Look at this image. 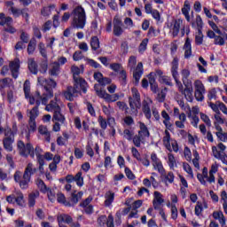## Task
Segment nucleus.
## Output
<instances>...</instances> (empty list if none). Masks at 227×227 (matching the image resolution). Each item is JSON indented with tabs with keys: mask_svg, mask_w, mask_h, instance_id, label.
<instances>
[{
	"mask_svg": "<svg viewBox=\"0 0 227 227\" xmlns=\"http://www.w3.org/2000/svg\"><path fill=\"white\" fill-rule=\"evenodd\" d=\"M37 82L40 86H43L44 89V92L43 96L40 95V92H36L35 95H31V83L29 81H26L23 85V90L25 93V98L28 100L29 104L33 106L36 104V106H40L41 104H47L48 100H51L52 97H54V92L52 91V88L57 86L56 82L52 79H45L43 77H38Z\"/></svg>",
	"mask_w": 227,
	"mask_h": 227,
	"instance_id": "1",
	"label": "nucleus"
},
{
	"mask_svg": "<svg viewBox=\"0 0 227 227\" xmlns=\"http://www.w3.org/2000/svg\"><path fill=\"white\" fill-rule=\"evenodd\" d=\"M71 71L74 75V87H69L67 88V90L64 92L65 98L70 101L74 100L81 91L86 93L88 89V82H86V80L79 77V74H82V69L79 68L77 66H72Z\"/></svg>",
	"mask_w": 227,
	"mask_h": 227,
	"instance_id": "2",
	"label": "nucleus"
},
{
	"mask_svg": "<svg viewBox=\"0 0 227 227\" xmlns=\"http://www.w3.org/2000/svg\"><path fill=\"white\" fill-rule=\"evenodd\" d=\"M18 148L20 150V155L23 157H27V155H30V157L35 158V153L37 157V161L39 163V166H45V156L42 155V148L35 147V151L33 148V145L31 144L24 145V142L19 141L18 142Z\"/></svg>",
	"mask_w": 227,
	"mask_h": 227,
	"instance_id": "3",
	"label": "nucleus"
},
{
	"mask_svg": "<svg viewBox=\"0 0 227 227\" xmlns=\"http://www.w3.org/2000/svg\"><path fill=\"white\" fill-rule=\"evenodd\" d=\"M36 168L33 166V163H28L22 176V172L16 171L14 174L15 182L20 183V189H27L29 187V182H31V176L35 175Z\"/></svg>",
	"mask_w": 227,
	"mask_h": 227,
	"instance_id": "4",
	"label": "nucleus"
},
{
	"mask_svg": "<svg viewBox=\"0 0 227 227\" xmlns=\"http://www.w3.org/2000/svg\"><path fill=\"white\" fill-rule=\"evenodd\" d=\"M39 106H40L36 105L35 107L27 111V116L29 118V121H28L29 128L27 126H24L21 131V136L23 137H26L27 141H29L31 132H35V130H36L35 120L36 118H38V114H40V112L38 111Z\"/></svg>",
	"mask_w": 227,
	"mask_h": 227,
	"instance_id": "5",
	"label": "nucleus"
},
{
	"mask_svg": "<svg viewBox=\"0 0 227 227\" xmlns=\"http://www.w3.org/2000/svg\"><path fill=\"white\" fill-rule=\"evenodd\" d=\"M71 24L76 29H84L86 26V11L82 6L75 7L71 12Z\"/></svg>",
	"mask_w": 227,
	"mask_h": 227,
	"instance_id": "6",
	"label": "nucleus"
},
{
	"mask_svg": "<svg viewBox=\"0 0 227 227\" xmlns=\"http://www.w3.org/2000/svg\"><path fill=\"white\" fill-rule=\"evenodd\" d=\"M12 130L10 128H7L4 131L5 138L4 139V148L7 152H12L13 150V141H14V136L17 134V125L12 126Z\"/></svg>",
	"mask_w": 227,
	"mask_h": 227,
	"instance_id": "7",
	"label": "nucleus"
},
{
	"mask_svg": "<svg viewBox=\"0 0 227 227\" xmlns=\"http://www.w3.org/2000/svg\"><path fill=\"white\" fill-rule=\"evenodd\" d=\"M163 145L165 148L168 150V152L178 153V142L176 140L171 138V134L168 129L165 130L163 136Z\"/></svg>",
	"mask_w": 227,
	"mask_h": 227,
	"instance_id": "8",
	"label": "nucleus"
},
{
	"mask_svg": "<svg viewBox=\"0 0 227 227\" xmlns=\"http://www.w3.org/2000/svg\"><path fill=\"white\" fill-rule=\"evenodd\" d=\"M95 91L98 95V97H99L100 98H104V100H106V102H116L118 100H120V98H121V97H123L122 93H115V94H108L107 92H106V90H98V88L97 87V85H95Z\"/></svg>",
	"mask_w": 227,
	"mask_h": 227,
	"instance_id": "9",
	"label": "nucleus"
},
{
	"mask_svg": "<svg viewBox=\"0 0 227 227\" xmlns=\"http://www.w3.org/2000/svg\"><path fill=\"white\" fill-rule=\"evenodd\" d=\"M193 86L195 88L194 96L196 100L198 102H203L205 100V93H207L203 82L201 80H196Z\"/></svg>",
	"mask_w": 227,
	"mask_h": 227,
	"instance_id": "10",
	"label": "nucleus"
},
{
	"mask_svg": "<svg viewBox=\"0 0 227 227\" xmlns=\"http://www.w3.org/2000/svg\"><path fill=\"white\" fill-rule=\"evenodd\" d=\"M171 74H172V77H173L174 81H176V84L179 91H181V93H184V85L182 84V82H180V80L178 79L179 74H178V59L177 58H174V59L172 61Z\"/></svg>",
	"mask_w": 227,
	"mask_h": 227,
	"instance_id": "11",
	"label": "nucleus"
},
{
	"mask_svg": "<svg viewBox=\"0 0 227 227\" xmlns=\"http://www.w3.org/2000/svg\"><path fill=\"white\" fill-rule=\"evenodd\" d=\"M131 93L132 97L129 98V106L133 109L134 113H137V110L141 107V96L136 88L131 89Z\"/></svg>",
	"mask_w": 227,
	"mask_h": 227,
	"instance_id": "12",
	"label": "nucleus"
},
{
	"mask_svg": "<svg viewBox=\"0 0 227 227\" xmlns=\"http://www.w3.org/2000/svg\"><path fill=\"white\" fill-rule=\"evenodd\" d=\"M13 24V19L10 16H6L4 13H0V26H4V31L13 35L17 30L12 26Z\"/></svg>",
	"mask_w": 227,
	"mask_h": 227,
	"instance_id": "13",
	"label": "nucleus"
},
{
	"mask_svg": "<svg viewBox=\"0 0 227 227\" xmlns=\"http://www.w3.org/2000/svg\"><path fill=\"white\" fill-rule=\"evenodd\" d=\"M66 182H67V184H72V182H75L78 187H82V185H84V177L82 176V172L80 171L76 173L75 176L67 175L66 176Z\"/></svg>",
	"mask_w": 227,
	"mask_h": 227,
	"instance_id": "14",
	"label": "nucleus"
},
{
	"mask_svg": "<svg viewBox=\"0 0 227 227\" xmlns=\"http://www.w3.org/2000/svg\"><path fill=\"white\" fill-rule=\"evenodd\" d=\"M152 104H153V101L150 98H145L143 102L142 111L147 120L152 119Z\"/></svg>",
	"mask_w": 227,
	"mask_h": 227,
	"instance_id": "15",
	"label": "nucleus"
},
{
	"mask_svg": "<svg viewBox=\"0 0 227 227\" xmlns=\"http://www.w3.org/2000/svg\"><path fill=\"white\" fill-rule=\"evenodd\" d=\"M151 160L154 169L160 173V175L164 174V166H162V161L160 159L157 157L156 153L151 154Z\"/></svg>",
	"mask_w": 227,
	"mask_h": 227,
	"instance_id": "16",
	"label": "nucleus"
},
{
	"mask_svg": "<svg viewBox=\"0 0 227 227\" xmlns=\"http://www.w3.org/2000/svg\"><path fill=\"white\" fill-rule=\"evenodd\" d=\"M114 35L115 36H121V35H123V27H121V26H123V23L121 22V19H120L119 17H114Z\"/></svg>",
	"mask_w": 227,
	"mask_h": 227,
	"instance_id": "17",
	"label": "nucleus"
},
{
	"mask_svg": "<svg viewBox=\"0 0 227 227\" xmlns=\"http://www.w3.org/2000/svg\"><path fill=\"white\" fill-rule=\"evenodd\" d=\"M4 90H13V80L11 78H4L0 80V91L4 95L6 93Z\"/></svg>",
	"mask_w": 227,
	"mask_h": 227,
	"instance_id": "18",
	"label": "nucleus"
},
{
	"mask_svg": "<svg viewBox=\"0 0 227 227\" xmlns=\"http://www.w3.org/2000/svg\"><path fill=\"white\" fill-rule=\"evenodd\" d=\"M44 106H46L44 109L48 113H56L57 111H59V109H61L59 104H58V96H55V100H51L50 103L49 101H47Z\"/></svg>",
	"mask_w": 227,
	"mask_h": 227,
	"instance_id": "19",
	"label": "nucleus"
},
{
	"mask_svg": "<svg viewBox=\"0 0 227 227\" xmlns=\"http://www.w3.org/2000/svg\"><path fill=\"white\" fill-rule=\"evenodd\" d=\"M162 203H164V197L162 196V193H160V192H154L153 200V207L154 210H159Z\"/></svg>",
	"mask_w": 227,
	"mask_h": 227,
	"instance_id": "20",
	"label": "nucleus"
},
{
	"mask_svg": "<svg viewBox=\"0 0 227 227\" xmlns=\"http://www.w3.org/2000/svg\"><path fill=\"white\" fill-rule=\"evenodd\" d=\"M184 23V20L181 19L175 20L171 25H170V33L172 34V36H178V34L180 33V26Z\"/></svg>",
	"mask_w": 227,
	"mask_h": 227,
	"instance_id": "21",
	"label": "nucleus"
},
{
	"mask_svg": "<svg viewBox=\"0 0 227 227\" xmlns=\"http://www.w3.org/2000/svg\"><path fill=\"white\" fill-rule=\"evenodd\" d=\"M19 68H20V59H15L10 63L11 74L14 79L19 77Z\"/></svg>",
	"mask_w": 227,
	"mask_h": 227,
	"instance_id": "22",
	"label": "nucleus"
},
{
	"mask_svg": "<svg viewBox=\"0 0 227 227\" xmlns=\"http://www.w3.org/2000/svg\"><path fill=\"white\" fill-rule=\"evenodd\" d=\"M99 226H104L106 223L107 227H114V218L110 215L107 218L106 215H101L98 219Z\"/></svg>",
	"mask_w": 227,
	"mask_h": 227,
	"instance_id": "23",
	"label": "nucleus"
},
{
	"mask_svg": "<svg viewBox=\"0 0 227 227\" xmlns=\"http://www.w3.org/2000/svg\"><path fill=\"white\" fill-rule=\"evenodd\" d=\"M227 42V33L221 32V34H216V36L214 39V44L218 45L219 47H223L226 45Z\"/></svg>",
	"mask_w": 227,
	"mask_h": 227,
	"instance_id": "24",
	"label": "nucleus"
},
{
	"mask_svg": "<svg viewBox=\"0 0 227 227\" xmlns=\"http://www.w3.org/2000/svg\"><path fill=\"white\" fill-rule=\"evenodd\" d=\"M219 171V165L217 162H215L211 165V168L209 170V177L207 178L208 184H215V173Z\"/></svg>",
	"mask_w": 227,
	"mask_h": 227,
	"instance_id": "25",
	"label": "nucleus"
},
{
	"mask_svg": "<svg viewBox=\"0 0 227 227\" xmlns=\"http://www.w3.org/2000/svg\"><path fill=\"white\" fill-rule=\"evenodd\" d=\"M141 75H143V63L139 62L133 71V77L136 84H139Z\"/></svg>",
	"mask_w": 227,
	"mask_h": 227,
	"instance_id": "26",
	"label": "nucleus"
},
{
	"mask_svg": "<svg viewBox=\"0 0 227 227\" xmlns=\"http://www.w3.org/2000/svg\"><path fill=\"white\" fill-rule=\"evenodd\" d=\"M138 136H140L141 139H146V137H150V131L148 130V127L145 124V122H138Z\"/></svg>",
	"mask_w": 227,
	"mask_h": 227,
	"instance_id": "27",
	"label": "nucleus"
},
{
	"mask_svg": "<svg viewBox=\"0 0 227 227\" xmlns=\"http://www.w3.org/2000/svg\"><path fill=\"white\" fill-rule=\"evenodd\" d=\"M58 223H59V226H65V224H71L73 219L72 216L68 215H59L57 217Z\"/></svg>",
	"mask_w": 227,
	"mask_h": 227,
	"instance_id": "28",
	"label": "nucleus"
},
{
	"mask_svg": "<svg viewBox=\"0 0 227 227\" xmlns=\"http://www.w3.org/2000/svg\"><path fill=\"white\" fill-rule=\"evenodd\" d=\"M184 91H183V95H184V98H186L187 102H192L193 97H192V85L191 83H186Z\"/></svg>",
	"mask_w": 227,
	"mask_h": 227,
	"instance_id": "29",
	"label": "nucleus"
},
{
	"mask_svg": "<svg viewBox=\"0 0 227 227\" xmlns=\"http://www.w3.org/2000/svg\"><path fill=\"white\" fill-rule=\"evenodd\" d=\"M184 58L187 59L192 56V46L191 44V39L189 37L186 38L184 45Z\"/></svg>",
	"mask_w": 227,
	"mask_h": 227,
	"instance_id": "30",
	"label": "nucleus"
},
{
	"mask_svg": "<svg viewBox=\"0 0 227 227\" xmlns=\"http://www.w3.org/2000/svg\"><path fill=\"white\" fill-rule=\"evenodd\" d=\"M181 12L187 22H191V15L189 14L191 12V4L189 1H184V7L181 9Z\"/></svg>",
	"mask_w": 227,
	"mask_h": 227,
	"instance_id": "31",
	"label": "nucleus"
},
{
	"mask_svg": "<svg viewBox=\"0 0 227 227\" xmlns=\"http://www.w3.org/2000/svg\"><path fill=\"white\" fill-rule=\"evenodd\" d=\"M213 217L216 221H219L221 226H226V218L224 217L223 211H215L213 213Z\"/></svg>",
	"mask_w": 227,
	"mask_h": 227,
	"instance_id": "32",
	"label": "nucleus"
},
{
	"mask_svg": "<svg viewBox=\"0 0 227 227\" xmlns=\"http://www.w3.org/2000/svg\"><path fill=\"white\" fill-rule=\"evenodd\" d=\"M161 118L164 119L163 125H165L166 129L171 130V127L173 126L171 124V117H169V114H168V112H166V110H163L161 112Z\"/></svg>",
	"mask_w": 227,
	"mask_h": 227,
	"instance_id": "33",
	"label": "nucleus"
},
{
	"mask_svg": "<svg viewBox=\"0 0 227 227\" xmlns=\"http://www.w3.org/2000/svg\"><path fill=\"white\" fill-rule=\"evenodd\" d=\"M105 206L111 207L114 201V192L108 191L105 194Z\"/></svg>",
	"mask_w": 227,
	"mask_h": 227,
	"instance_id": "34",
	"label": "nucleus"
},
{
	"mask_svg": "<svg viewBox=\"0 0 227 227\" xmlns=\"http://www.w3.org/2000/svg\"><path fill=\"white\" fill-rule=\"evenodd\" d=\"M56 10V5L52 4V5H49L46 7H43L41 10V14L43 15V17H50V15L52 14V12H54Z\"/></svg>",
	"mask_w": 227,
	"mask_h": 227,
	"instance_id": "35",
	"label": "nucleus"
},
{
	"mask_svg": "<svg viewBox=\"0 0 227 227\" xmlns=\"http://www.w3.org/2000/svg\"><path fill=\"white\" fill-rule=\"evenodd\" d=\"M39 196H40V192L38 191L33 192L28 195L29 207H33L34 205L36 204V199L39 198Z\"/></svg>",
	"mask_w": 227,
	"mask_h": 227,
	"instance_id": "36",
	"label": "nucleus"
},
{
	"mask_svg": "<svg viewBox=\"0 0 227 227\" xmlns=\"http://www.w3.org/2000/svg\"><path fill=\"white\" fill-rule=\"evenodd\" d=\"M83 194L84 193L82 192H79L77 193L73 192L71 194V200H70L71 207L74 205H77V203H79V200H81V198H82Z\"/></svg>",
	"mask_w": 227,
	"mask_h": 227,
	"instance_id": "37",
	"label": "nucleus"
},
{
	"mask_svg": "<svg viewBox=\"0 0 227 227\" xmlns=\"http://www.w3.org/2000/svg\"><path fill=\"white\" fill-rule=\"evenodd\" d=\"M61 162V156L59 154H56L53 158L52 162L49 165L50 170L56 171L58 169V164Z\"/></svg>",
	"mask_w": 227,
	"mask_h": 227,
	"instance_id": "38",
	"label": "nucleus"
},
{
	"mask_svg": "<svg viewBox=\"0 0 227 227\" xmlns=\"http://www.w3.org/2000/svg\"><path fill=\"white\" fill-rule=\"evenodd\" d=\"M167 164L170 168V169H175L176 168V160L175 159V155L169 153L167 156Z\"/></svg>",
	"mask_w": 227,
	"mask_h": 227,
	"instance_id": "39",
	"label": "nucleus"
},
{
	"mask_svg": "<svg viewBox=\"0 0 227 227\" xmlns=\"http://www.w3.org/2000/svg\"><path fill=\"white\" fill-rule=\"evenodd\" d=\"M163 182L166 185H169V184H173L175 182V174L173 172H168L163 175Z\"/></svg>",
	"mask_w": 227,
	"mask_h": 227,
	"instance_id": "40",
	"label": "nucleus"
},
{
	"mask_svg": "<svg viewBox=\"0 0 227 227\" xmlns=\"http://www.w3.org/2000/svg\"><path fill=\"white\" fill-rule=\"evenodd\" d=\"M14 200L20 207H24V194L18 191L14 193Z\"/></svg>",
	"mask_w": 227,
	"mask_h": 227,
	"instance_id": "41",
	"label": "nucleus"
},
{
	"mask_svg": "<svg viewBox=\"0 0 227 227\" xmlns=\"http://www.w3.org/2000/svg\"><path fill=\"white\" fill-rule=\"evenodd\" d=\"M53 121H59L60 123L65 122V115L61 113V108L53 112Z\"/></svg>",
	"mask_w": 227,
	"mask_h": 227,
	"instance_id": "42",
	"label": "nucleus"
},
{
	"mask_svg": "<svg viewBox=\"0 0 227 227\" xmlns=\"http://www.w3.org/2000/svg\"><path fill=\"white\" fill-rule=\"evenodd\" d=\"M28 70H30L31 74H34L35 75L38 74V67L33 59H28Z\"/></svg>",
	"mask_w": 227,
	"mask_h": 227,
	"instance_id": "43",
	"label": "nucleus"
},
{
	"mask_svg": "<svg viewBox=\"0 0 227 227\" xmlns=\"http://www.w3.org/2000/svg\"><path fill=\"white\" fill-rule=\"evenodd\" d=\"M195 43L196 45L203 44V32L200 28H197V32L195 33Z\"/></svg>",
	"mask_w": 227,
	"mask_h": 227,
	"instance_id": "44",
	"label": "nucleus"
},
{
	"mask_svg": "<svg viewBox=\"0 0 227 227\" xmlns=\"http://www.w3.org/2000/svg\"><path fill=\"white\" fill-rule=\"evenodd\" d=\"M181 75L183 77V82L184 86H187V84H191V82H189V75H191V71L188 69H183L181 72Z\"/></svg>",
	"mask_w": 227,
	"mask_h": 227,
	"instance_id": "45",
	"label": "nucleus"
},
{
	"mask_svg": "<svg viewBox=\"0 0 227 227\" xmlns=\"http://www.w3.org/2000/svg\"><path fill=\"white\" fill-rule=\"evenodd\" d=\"M90 47L92 51H98L100 49V41L98 40V37L93 36L90 39Z\"/></svg>",
	"mask_w": 227,
	"mask_h": 227,
	"instance_id": "46",
	"label": "nucleus"
},
{
	"mask_svg": "<svg viewBox=\"0 0 227 227\" xmlns=\"http://www.w3.org/2000/svg\"><path fill=\"white\" fill-rule=\"evenodd\" d=\"M220 104H224L222 103L220 101H217L216 103H212V102H207V106L208 107H210V109H212V111H214V113H216V114H219V109H221V106Z\"/></svg>",
	"mask_w": 227,
	"mask_h": 227,
	"instance_id": "47",
	"label": "nucleus"
},
{
	"mask_svg": "<svg viewBox=\"0 0 227 227\" xmlns=\"http://www.w3.org/2000/svg\"><path fill=\"white\" fill-rule=\"evenodd\" d=\"M51 75H58L59 74V64L58 62H53L50 66Z\"/></svg>",
	"mask_w": 227,
	"mask_h": 227,
	"instance_id": "48",
	"label": "nucleus"
},
{
	"mask_svg": "<svg viewBox=\"0 0 227 227\" xmlns=\"http://www.w3.org/2000/svg\"><path fill=\"white\" fill-rule=\"evenodd\" d=\"M36 185L39 191L43 192V194H47V191H49V188L47 187V185H45V183H43L41 179H37Z\"/></svg>",
	"mask_w": 227,
	"mask_h": 227,
	"instance_id": "49",
	"label": "nucleus"
},
{
	"mask_svg": "<svg viewBox=\"0 0 227 227\" xmlns=\"http://www.w3.org/2000/svg\"><path fill=\"white\" fill-rule=\"evenodd\" d=\"M36 185L39 191L43 192V194H47V191H49V188L47 187V185H45V183H43L41 179H37Z\"/></svg>",
	"mask_w": 227,
	"mask_h": 227,
	"instance_id": "50",
	"label": "nucleus"
},
{
	"mask_svg": "<svg viewBox=\"0 0 227 227\" xmlns=\"http://www.w3.org/2000/svg\"><path fill=\"white\" fill-rule=\"evenodd\" d=\"M57 201L59 203H63L66 207H72V204L69 201H67V198L63 193H58Z\"/></svg>",
	"mask_w": 227,
	"mask_h": 227,
	"instance_id": "51",
	"label": "nucleus"
},
{
	"mask_svg": "<svg viewBox=\"0 0 227 227\" xmlns=\"http://www.w3.org/2000/svg\"><path fill=\"white\" fill-rule=\"evenodd\" d=\"M188 118L192 127L198 129V123H200V117H198V115H192V114H188Z\"/></svg>",
	"mask_w": 227,
	"mask_h": 227,
	"instance_id": "52",
	"label": "nucleus"
},
{
	"mask_svg": "<svg viewBox=\"0 0 227 227\" xmlns=\"http://www.w3.org/2000/svg\"><path fill=\"white\" fill-rule=\"evenodd\" d=\"M183 169L189 175L190 178H194V173L192 172V168H191V165L189 163L184 162L183 163Z\"/></svg>",
	"mask_w": 227,
	"mask_h": 227,
	"instance_id": "53",
	"label": "nucleus"
},
{
	"mask_svg": "<svg viewBox=\"0 0 227 227\" xmlns=\"http://www.w3.org/2000/svg\"><path fill=\"white\" fill-rule=\"evenodd\" d=\"M194 212L197 217H201V215H203V204L201 202H197Z\"/></svg>",
	"mask_w": 227,
	"mask_h": 227,
	"instance_id": "54",
	"label": "nucleus"
},
{
	"mask_svg": "<svg viewBox=\"0 0 227 227\" xmlns=\"http://www.w3.org/2000/svg\"><path fill=\"white\" fill-rule=\"evenodd\" d=\"M137 64V59L136 56H130L128 60V67L130 70H134L136 68V65Z\"/></svg>",
	"mask_w": 227,
	"mask_h": 227,
	"instance_id": "55",
	"label": "nucleus"
},
{
	"mask_svg": "<svg viewBox=\"0 0 227 227\" xmlns=\"http://www.w3.org/2000/svg\"><path fill=\"white\" fill-rule=\"evenodd\" d=\"M36 49V41L35 39L31 40L27 46L28 54H33Z\"/></svg>",
	"mask_w": 227,
	"mask_h": 227,
	"instance_id": "56",
	"label": "nucleus"
},
{
	"mask_svg": "<svg viewBox=\"0 0 227 227\" xmlns=\"http://www.w3.org/2000/svg\"><path fill=\"white\" fill-rule=\"evenodd\" d=\"M159 81L161 84H166L167 86H173V83L171 82V78L168 76H161L159 78Z\"/></svg>",
	"mask_w": 227,
	"mask_h": 227,
	"instance_id": "57",
	"label": "nucleus"
},
{
	"mask_svg": "<svg viewBox=\"0 0 227 227\" xmlns=\"http://www.w3.org/2000/svg\"><path fill=\"white\" fill-rule=\"evenodd\" d=\"M200 120L204 121V123L207 125V127H212V121H210V117L208 115L200 113Z\"/></svg>",
	"mask_w": 227,
	"mask_h": 227,
	"instance_id": "58",
	"label": "nucleus"
},
{
	"mask_svg": "<svg viewBox=\"0 0 227 227\" xmlns=\"http://www.w3.org/2000/svg\"><path fill=\"white\" fill-rule=\"evenodd\" d=\"M121 54L122 56H127L129 54V43L122 42L121 44Z\"/></svg>",
	"mask_w": 227,
	"mask_h": 227,
	"instance_id": "59",
	"label": "nucleus"
},
{
	"mask_svg": "<svg viewBox=\"0 0 227 227\" xmlns=\"http://www.w3.org/2000/svg\"><path fill=\"white\" fill-rule=\"evenodd\" d=\"M208 100H217V90L215 89H211L207 92Z\"/></svg>",
	"mask_w": 227,
	"mask_h": 227,
	"instance_id": "60",
	"label": "nucleus"
},
{
	"mask_svg": "<svg viewBox=\"0 0 227 227\" xmlns=\"http://www.w3.org/2000/svg\"><path fill=\"white\" fill-rule=\"evenodd\" d=\"M184 154L185 160H188V162H191V160H192V153L191 152V149L189 147H184Z\"/></svg>",
	"mask_w": 227,
	"mask_h": 227,
	"instance_id": "61",
	"label": "nucleus"
},
{
	"mask_svg": "<svg viewBox=\"0 0 227 227\" xmlns=\"http://www.w3.org/2000/svg\"><path fill=\"white\" fill-rule=\"evenodd\" d=\"M145 138H141V136H135L133 137V144L135 145V146H137V148H139V146H141V143H145Z\"/></svg>",
	"mask_w": 227,
	"mask_h": 227,
	"instance_id": "62",
	"label": "nucleus"
},
{
	"mask_svg": "<svg viewBox=\"0 0 227 227\" xmlns=\"http://www.w3.org/2000/svg\"><path fill=\"white\" fill-rule=\"evenodd\" d=\"M208 25L210 26L211 29H213L212 31L215 32L216 35L223 33V31L219 29L217 24H215L214 21L209 20Z\"/></svg>",
	"mask_w": 227,
	"mask_h": 227,
	"instance_id": "63",
	"label": "nucleus"
},
{
	"mask_svg": "<svg viewBox=\"0 0 227 227\" xmlns=\"http://www.w3.org/2000/svg\"><path fill=\"white\" fill-rule=\"evenodd\" d=\"M98 121L101 129H103V130H106V129H107V121H106V119H104V117L99 116L98 119Z\"/></svg>",
	"mask_w": 227,
	"mask_h": 227,
	"instance_id": "64",
	"label": "nucleus"
}]
</instances>
